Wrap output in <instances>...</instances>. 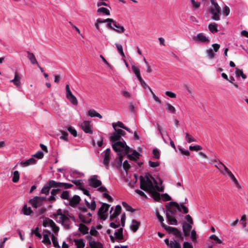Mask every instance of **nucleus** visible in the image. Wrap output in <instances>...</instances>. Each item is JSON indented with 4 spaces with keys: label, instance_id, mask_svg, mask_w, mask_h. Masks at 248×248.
Returning <instances> with one entry per match:
<instances>
[{
    "label": "nucleus",
    "instance_id": "nucleus-1",
    "mask_svg": "<svg viewBox=\"0 0 248 248\" xmlns=\"http://www.w3.org/2000/svg\"><path fill=\"white\" fill-rule=\"evenodd\" d=\"M112 146L118 156L115 159L116 167H120L122 165L124 156H125V155L129 154L131 151V149L126 145L124 141L117 142L112 144Z\"/></svg>",
    "mask_w": 248,
    "mask_h": 248
},
{
    "label": "nucleus",
    "instance_id": "nucleus-2",
    "mask_svg": "<svg viewBox=\"0 0 248 248\" xmlns=\"http://www.w3.org/2000/svg\"><path fill=\"white\" fill-rule=\"evenodd\" d=\"M150 175V174H148L145 177L142 176H140V188L148 192L155 189V186L153 182V180Z\"/></svg>",
    "mask_w": 248,
    "mask_h": 248
},
{
    "label": "nucleus",
    "instance_id": "nucleus-3",
    "mask_svg": "<svg viewBox=\"0 0 248 248\" xmlns=\"http://www.w3.org/2000/svg\"><path fill=\"white\" fill-rule=\"evenodd\" d=\"M162 227L168 233L172 234L176 237L179 238L182 240L184 239V237L182 236L181 232L177 228L167 226L166 224H162Z\"/></svg>",
    "mask_w": 248,
    "mask_h": 248
},
{
    "label": "nucleus",
    "instance_id": "nucleus-4",
    "mask_svg": "<svg viewBox=\"0 0 248 248\" xmlns=\"http://www.w3.org/2000/svg\"><path fill=\"white\" fill-rule=\"evenodd\" d=\"M46 200V198L44 197L35 196L32 199L30 200L29 203L34 208H37L38 207L42 205L44 202Z\"/></svg>",
    "mask_w": 248,
    "mask_h": 248
},
{
    "label": "nucleus",
    "instance_id": "nucleus-5",
    "mask_svg": "<svg viewBox=\"0 0 248 248\" xmlns=\"http://www.w3.org/2000/svg\"><path fill=\"white\" fill-rule=\"evenodd\" d=\"M210 12L212 15L211 17L212 19L217 21L220 19L219 14L221 13V8L217 3L215 4L213 7H210Z\"/></svg>",
    "mask_w": 248,
    "mask_h": 248
},
{
    "label": "nucleus",
    "instance_id": "nucleus-6",
    "mask_svg": "<svg viewBox=\"0 0 248 248\" xmlns=\"http://www.w3.org/2000/svg\"><path fill=\"white\" fill-rule=\"evenodd\" d=\"M67 99L73 105H77L78 104L76 97L72 94L69 85L67 84L65 87Z\"/></svg>",
    "mask_w": 248,
    "mask_h": 248
},
{
    "label": "nucleus",
    "instance_id": "nucleus-7",
    "mask_svg": "<svg viewBox=\"0 0 248 248\" xmlns=\"http://www.w3.org/2000/svg\"><path fill=\"white\" fill-rule=\"evenodd\" d=\"M169 204L171 206H174L179 212H181V210L182 209L184 214H187L188 212V208L183 203L179 204L175 202H170L169 203Z\"/></svg>",
    "mask_w": 248,
    "mask_h": 248
},
{
    "label": "nucleus",
    "instance_id": "nucleus-8",
    "mask_svg": "<svg viewBox=\"0 0 248 248\" xmlns=\"http://www.w3.org/2000/svg\"><path fill=\"white\" fill-rule=\"evenodd\" d=\"M110 149L109 148H108L105 150L104 155H103V164L105 168L107 169H108L109 168V164L110 158Z\"/></svg>",
    "mask_w": 248,
    "mask_h": 248
},
{
    "label": "nucleus",
    "instance_id": "nucleus-9",
    "mask_svg": "<svg viewBox=\"0 0 248 248\" xmlns=\"http://www.w3.org/2000/svg\"><path fill=\"white\" fill-rule=\"evenodd\" d=\"M97 175H93L89 179V185L94 188H97L102 185L101 181L97 179Z\"/></svg>",
    "mask_w": 248,
    "mask_h": 248
},
{
    "label": "nucleus",
    "instance_id": "nucleus-10",
    "mask_svg": "<svg viewBox=\"0 0 248 248\" xmlns=\"http://www.w3.org/2000/svg\"><path fill=\"white\" fill-rule=\"evenodd\" d=\"M52 186H54L55 188H61L62 189H68L71 188L73 185L69 183H62L58 182H52Z\"/></svg>",
    "mask_w": 248,
    "mask_h": 248
},
{
    "label": "nucleus",
    "instance_id": "nucleus-11",
    "mask_svg": "<svg viewBox=\"0 0 248 248\" xmlns=\"http://www.w3.org/2000/svg\"><path fill=\"white\" fill-rule=\"evenodd\" d=\"M81 127L82 129L86 133L89 134H93V131L92 130V126L91 122L89 121H84L81 124Z\"/></svg>",
    "mask_w": 248,
    "mask_h": 248
},
{
    "label": "nucleus",
    "instance_id": "nucleus-12",
    "mask_svg": "<svg viewBox=\"0 0 248 248\" xmlns=\"http://www.w3.org/2000/svg\"><path fill=\"white\" fill-rule=\"evenodd\" d=\"M21 76L18 74L17 71L15 72L14 78L11 80L10 82H12L17 88H21Z\"/></svg>",
    "mask_w": 248,
    "mask_h": 248
},
{
    "label": "nucleus",
    "instance_id": "nucleus-13",
    "mask_svg": "<svg viewBox=\"0 0 248 248\" xmlns=\"http://www.w3.org/2000/svg\"><path fill=\"white\" fill-rule=\"evenodd\" d=\"M193 39L195 41L201 42L202 43H208L209 42V40L202 33H200L196 36L193 37Z\"/></svg>",
    "mask_w": 248,
    "mask_h": 248
},
{
    "label": "nucleus",
    "instance_id": "nucleus-14",
    "mask_svg": "<svg viewBox=\"0 0 248 248\" xmlns=\"http://www.w3.org/2000/svg\"><path fill=\"white\" fill-rule=\"evenodd\" d=\"M55 182L54 180H49L47 184H46L42 188L41 193L48 195L50 189L52 187H55L54 186H52V182Z\"/></svg>",
    "mask_w": 248,
    "mask_h": 248
},
{
    "label": "nucleus",
    "instance_id": "nucleus-15",
    "mask_svg": "<svg viewBox=\"0 0 248 248\" xmlns=\"http://www.w3.org/2000/svg\"><path fill=\"white\" fill-rule=\"evenodd\" d=\"M183 231L185 236H188L190 235V232L192 228V225L186 222H184L182 225Z\"/></svg>",
    "mask_w": 248,
    "mask_h": 248
},
{
    "label": "nucleus",
    "instance_id": "nucleus-16",
    "mask_svg": "<svg viewBox=\"0 0 248 248\" xmlns=\"http://www.w3.org/2000/svg\"><path fill=\"white\" fill-rule=\"evenodd\" d=\"M80 200L79 196L74 195L72 199H69V205L72 207H75L79 203Z\"/></svg>",
    "mask_w": 248,
    "mask_h": 248
},
{
    "label": "nucleus",
    "instance_id": "nucleus-17",
    "mask_svg": "<svg viewBox=\"0 0 248 248\" xmlns=\"http://www.w3.org/2000/svg\"><path fill=\"white\" fill-rule=\"evenodd\" d=\"M113 25L116 28H114L113 31L118 33H124L125 31V29L123 26H120L116 21L113 20Z\"/></svg>",
    "mask_w": 248,
    "mask_h": 248
},
{
    "label": "nucleus",
    "instance_id": "nucleus-18",
    "mask_svg": "<svg viewBox=\"0 0 248 248\" xmlns=\"http://www.w3.org/2000/svg\"><path fill=\"white\" fill-rule=\"evenodd\" d=\"M226 173H227L228 176L230 177V178L231 179L232 181L233 182V183L235 185L236 187L238 189H240L241 188V186L239 184V183H238L236 178L235 177L234 175L232 174V173L229 170H227Z\"/></svg>",
    "mask_w": 248,
    "mask_h": 248
},
{
    "label": "nucleus",
    "instance_id": "nucleus-19",
    "mask_svg": "<svg viewBox=\"0 0 248 248\" xmlns=\"http://www.w3.org/2000/svg\"><path fill=\"white\" fill-rule=\"evenodd\" d=\"M114 235L115 236V239L117 242H119L123 240L124 238L123 235V228L119 229L117 232H115L114 233Z\"/></svg>",
    "mask_w": 248,
    "mask_h": 248
},
{
    "label": "nucleus",
    "instance_id": "nucleus-20",
    "mask_svg": "<svg viewBox=\"0 0 248 248\" xmlns=\"http://www.w3.org/2000/svg\"><path fill=\"white\" fill-rule=\"evenodd\" d=\"M121 206L119 205H117L115 207V209L113 213L110 216V220L113 221L121 213Z\"/></svg>",
    "mask_w": 248,
    "mask_h": 248
},
{
    "label": "nucleus",
    "instance_id": "nucleus-21",
    "mask_svg": "<svg viewBox=\"0 0 248 248\" xmlns=\"http://www.w3.org/2000/svg\"><path fill=\"white\" fill-rule=\"evenodd\" d=\"M36 160L33 157H31L25 161L21 162L20 165L24 167L29 166L31 165H33L36 163Z\"/></svg>",
    "mask_w": 248,
    "mask_h": 248
},
{
    "label": "nucleus",
    "instance_id": "nucleus-22",
    "mask_svg": "<svg viewBox=\"0 0 248 248\" xmlns=\"http://www.w3.org/2000/svg\"><path fill=\"white\" fill-rule=\"evenodd\" d=\"M132 152L133 153L132 154L129 155L127 154L126 155L127 156L129 159L133 161H137V160L139 158L140 154L136 150H132Z\"/></svg>",
    "mask_w": 248,
    "mask_h": 248
},
{
    "label": "nucleus",
    "instance_id": "nucleus-23",
    "mask_svg": "<svg viewBox=\"0 0 248 248\" xmlns=\"http://www.w3.org/2000/svg\"><path fill=\"white\" fill-rule=\"evenodd\" d=\"M27 58L30 60L32 64H37L38 62L33 53L28 51H27Z\"/></svg>",
    "mask_w": 248,
    "mask_h": 248
},
{
    "label": "nucleus",
    "instance_id": "nucleus-24",
    "mask_svg": "<svg viewBox=\"0 0 248 248\" xmlns=\"http://www.w3.org/2000/svg\"><path fill=\"white\" fill-rule=\"evenodd\" d=\"M140 226V222L135 219H133L132 221V225L130 226V229L134 232H135L139 229Z\"/></svg>",
    "mask_w": 248,
    "mask_h": 248
},
{
    "label": "nucleus",
    "instance_id": "nucleus-25",
    "mask_svg": "<svg viewBox=\"0 0 248 248\" xmlns=\"http://www.w3.org/2000/svg\"><path fill=\"white\" fill-rule=\"evenodd\" d=\"M89 244L91 248H103V246L100 242L94 240L90 241Z\"/></svg>",
    "mask_w": 248,
    "mask_h": 248
},
{
    "label": "nucleus",
    "instance_id": "nucleus-26",
    "mask_svg": "<svg viewBox=\"0 0 248 248\" xmlns=\"http://www.w3.org/2000/svg\"><path fill=\"white\" fill-rule=\"evenodd\" d=\"M121 139V137H120V135L117 134L115 132L113 133L109 138L110 141L113 143V144L117 142L120 141V140Z\"/></svg>",
    "mask_w": 248,
    "mask_h": 248
},
{
    "label": "nucleus",
    "instance_id": "nucleus-27",
    "mask_svg": "<svg viewBox=\"0 0 248 248\" xmlns=\"http://www.w3.org/2000/svg\"><path fill=\"white\" fill-rule=\"evenodd\" d=\"M110 205L107 203H103L101 207L99 208L98 211V215L103 214L108 211Z\"/></svg>",
    "mask_w": 248,
    "mask_h": 248
},
{
    "label": "nucleus",
    "instance_id": "nucleus-28",
    "mask_svg": "<svg viewBox=\"0 0 248 248\" xmlns=\"http://www.w3.org/2000/svg\"><path fill=\"white\" fill-rule=\"evenodd\" d=\"M166 207L167 208L166 211V215H170L171 216H174L176 214V211L173 207L174 206H171L170 204L169 205H166Z\"/></svg>",
    "mask_w": 248,
    "mask_h": 248
},
{
    "label": "nucleus",
    "instance_id": "nucleus-29",
    "mask_svg": "<svg viewBox=\"0 0 248 248\" xmlns=\"http://www.w3.org/2000/svg\"><path fill=\"white\" fill-rule=\"evenodd\" d=\"M148 192L151 194L152 198L155 201H159L160 200L161 198L160 193L156 191L155 189H153V190L150 191Z\"/></svg>",
    "mask_w": 248,
    "mask_h": 248
},
{
    "label": "nucleus",
    "instance_id": "nucleus-30",
    "mask_svg": "<svg viewBox=\"0 0 248 248\" xmlns=\"http://www.w3.org/2000/svg\"><path fill=\"white\" fill-rule=\"evenodd\" d=\"M166 217L168 222L171 225H177L178 221L177 219L173 216L170 215H166Z\"/></svg>",
    "mask_w": 248,
    "mask_h": 248
},
{
    "label": "nucleus",
    "instance_id": "nucleus-31",
    "mask_svg": "<svg viewBox=\"0 0 248 248\" xmlns=\"http://www.w3.org/2000/svg\"><path fill=\"white\" fill-rule=\"evenodd\" d=\"M88 115L91 117H96L100 119L102 118V115L97 112H96L94 109H90L88 111Z\"/></svg>",
    "mask_w": 248,
    "mask_h": 248
},
{
    "label": "nucleus",
    "instance_id": "nucleus-32",
    "mask_svg": "<svg viewBox=\"0 0 248 248\" xmlns=\"http://www.w3.org/2000/svg\"><path fill=\"white\" fill-rule=\"evenodd\" d=\"M217 24L215 22H212L208 26V29L212 33H215L218 31Z\"/></svg>",
    "mask_w": 248,
    "mask_h": 248
},
{
    "label": "nucleus",
    "instance_id": "nucleus-33",
    "mask_svg": "<svg viewBox=\"0 0 248 248\" xmlns=\"http://www.w3.org/2000/svg\"><path fill=\"white\" fill-rule=\"evenodd\" d=\"M79 231L83 234L88 233L89 228L83 224H80L78 228Z\"/></svg>",
    "mask_w": 248,
    "mask_h": 248
},
{
    "label": "nucleus",
    "instance_id": "nucleus-34",
    "mask_svg": "<svg viewBox=\"0 0 248 248\" xmlns=\"http://www.w3.org/2000/svg\"><path fill=\"white\" fill-rule=\"evenodd\" d=\"M70 216L68 215L67 216L62 214L60 217V220L59 221H57L58 223H62V225H63L64 222L68 221L69 220Z\"/></svg>",
    "mask_w": 248,
    "mask_h": 248
},
{
    "label": "nucleus",
    "instance_id": "nucleus-35",
    "mask_svg": "<svg viewBox=\"0 0 248 248\" xmlns=\"http://www.w3.org/2000/svg\"><path fill=\"white\" fill-rule=\"evenodd\" d=\"M235 73L237 78H239L240 76L243 78L246 79L247 78V76L244 74L243 70L242 69H238V68H236Z\"/></svg>",
    "mask_w": 248,
    "mask_h": 248
},
{
    "label": "nucleus",
    "instance_id": "nucleus-36",
    "mask_svg": "<svg viewBox=\"0 0 248 248\" xmlns=\"http://www.w3.org/2000/svg\"><path fill=\"white\" fill-rule=\"evenodd\" d=\"M74 242L77 247V248H83L85 247V243L83 240L80 239H75Z\"/></svg>",
    "mask_w": 248,
    "mask_h": 248
},
{
    "label": "nucleus",
    "instance_id": "nucleus-37",
    "mask_svg": "<svg viewBox=\"0 0 248 248\" xmlns=\"http://www.w3.org/2000/svg\"><path fill=\"white\" fill-rule=\"evenodd\" d=\"M22 212L25 215L29 216L32 213L31 207H28L27 205H24L22 208Z\"/></svg>",
    "mask_w": 248,
    "mask_h": 248
},
{
    "label": "nucleus",
    "instance_id": "nucleus-38",
    "mask_svg": "<svg viewBox=\"0 0 248 248\" xmlns=\"http://www.w3.org/2000/svg\"><path fill=\"white\" fill-rule=\"evenodd\" d=\"M166 109L167 111L170 112L171 113L174 114L176 113V109L175 108L169 103H166Z\"/></svg>",
    "mask_w": 248,
    "mask_h": 248
},
{
    "label": "nucleus",
    "instance_id": "nucleus-39",
    "mask_svg": "<svg viewBox=\"0 0 248 248\" xmlns=\"http://www.w3.org/2000/svg\"><path fill=\"white\" fill-rule=\"evenodd\" d=\"M181 247L180 243L177 240L170 241L169 246L170 248H179Z\"/></svg>",
    "mask_w": 248,
    "mask_h": 248
},
{
    "label": "nucleus",
    "instance_id": "nucleus-40",
    "mask_svg": "<svg viewBox=\"0 0 248 248\" xmlns=\"http://www.w3.org/2000/svg\"><path fill=\"white\" fill-rule=\"evenodd\" d=\"M185 135L186 136L185 139L188 143H191L196 141V140L190 135L189 133L186 132Z\"/></svg>",
    "mask_w": 248,
    "mask_h": 248
},
{
    "label": "nucleus",
    "instance_id": "nucleus-41",
    "mask_svg": "<svg viewBox=\"0 0 248 248\" xmlns=\"http://www.w3.org/2000/svg\"><path fill=\"white\" fill-rule=\"evenodd\" d=\"M115 45H116V48L117 49V50L119 52V53H120V54L121 55V56L123 58H124L125 57V55H124V53L123 51V48L121 44H118V43H116Z\"/></svg>",
    "mask_w": 248,
    "mask_h": 248
},
{
    "label": "nucleus",
    "instance_id": "nucleus-42",
    "mask_svg": "<svg viewBox=\"0 0 248 248\" xmlns=\"http://www.w3.org/2000/svg\"><path fill=\"white\" fill-rule=\"evenodd\" d=\"M156 127H157V130L159 132V133L161 135V136H162V137L164 139V140H165V139L164 138V134L166 133L167 136H168V135L167 132L165 130H163V128L158 124H156ZM164 141L166 142L165 140H164Z\"/></svg>",
    "mask_w": 248,
    "mask_h": 248
},
{
    "label": "nucleus",
    "instance_id": "nucleus-43",
    "mask_svg": "<svg viewBox=\"0 0 248 248\" xmlns=\"http://www.w3.org/2000/svg\"><path fill=\"white\" fill-rule=\"evenodd\" d=\"M61 198L62 200H69V199H70L69 192L66 190L63 191L61 194Z\"/></svg>",
    "mask_w": 248,
    "mask_h": 248
},
{
    "label": "nucleus",
    "instance_id": "nucleus-44",
    "mask_svg": "<svg viewBox=\"0 0 248 248\" xmlns=\"http://www.w3.org/2000/svg\"><path fill=\"white\" fill-rule=\"evenodd\" d=\"M51 239H52L53 246L55 248H61L60 246L59 245L57 238L55 236V235L53 234H51Z\"/></svg>",
    "mask_w": 248,
    "mask_h": 248
},
{
    "label": "nucleus",
    "instance_id": "nucleus-45",
    "mask_svg": "<svg viewBox=\"0 0 248 248\" xmlns=\"http://www.w3.org/2000/svg\"><path fill=\"white\" fill-rule=\"evenodd\" d=\"M217 168L220 170V172L223 174H224V171L222 170V169L223 168L226 172L227 170H229L228 168L222 162H219V166H217Z\"/></svg>",
    "mask_w": 248,
    "mask_h": 248
},
{
    "label": "nucleus",
    "instance_id": "nucleus-46",
    "mask_svg": "<svg viewBox=\"0 0 248 248\" xmlns=\"http://www.w3.org/2000/svg\"><path fill=\"white\" fill-rule=\"evenodd\" d=\"M19 173L18 171L16 170L13 172V177L12 178V181L14 183H16L19 181Z\"/></svg>",
    "mask_w": 248,
    "mask_h": 248
},
{
    "label": "nucleus",
    "instance_id": "nucleus-47",
    "mask_svg": "<svg viewBox=\"0 0 248 248\" xmlns=\"http://www.w3.org/2000/svg\"><path fill=\"white\" fill-rule=\"evenodd\" d=\"M150 177L153 179L154 183L155 184V189H156L158 191L162 192L164 190V188L162 187H159L155 179V178L152 176L150 175Z\"/></svg>",
    "mask_w": 248,
    "mask_h": 248
},
{
    "label": "nucleus",
    "instance_id": "nucleus-48",
    "mask_svg": "<svg viewBox=\"0 0 248 248\" xmlns=\"http://www.w3.org/2000/svg\"><path fill=\"white\" fill-rule=\"evenodd\" d=\"M122 205L125 208L126 210L127 211H130L131 212H134L135 211V209L132 208L130 205H129L125 202H122Z\"/></svg>",
    "mask_w": 248,
    "mask_h": 248
},
{
    "label": "nucleus",
    "instance_id": "nucleus-49",
    "mask_svg": "<svg viewBox=\"0 0 248 248\" xmlns=\"http://www.w3.org/2000/svg\"><path fill=\"white\" fill-rule=\"evenodd\" d=\"M42 242L46 245H50L51 241L48 237V234H44L43 240Z\"/></svg>",
    "mask_w": 248,
    "mask_h": 248
},
{
    "label": "nucleus",
    "instance_id": "nucleus-50",
    "mask_svg": "<svg viewBox=\"0 0 248 248\" xmlns=\"http://www.w3.org/2000/svg\"><path fill=\"white\" fill-rule=\"evenodd\" d=\"M78 217L79 218V219L83 223H86V224H89L91 222V220L92 219L91 218H90L88 220H86L85 219V216L81 214H79L78 215Z\"/></svg>",
    "mask_w": 248,
    "mask_h": 248
},
{
    "label": "nucleus",
    "instance_id": "nucleus-51",
    "mask_svg": "<svg viewBox=\"0 0 248 248\" xmlns=\"http://www.w3.org/2000/svg\"><path fill=\"white\" fill-rule=\"evenodd\" d=\"M97 12L103 13L108 16L110 15L109 11L108 9H107L105 7H101V8L98 9Z\"/></svg>",
    "mask_w": 248,
    "mask_h": 248
},
{
    "label": "nucleus",
    "instance_id": "nucleus-52",
    "mask_svg": "<svg viewBox=\"0 0 248 248\" xmlns=\"http://www.w3.org/2000/svg\"><path fill=\"white\" fill-rule=\"evenodd\" d=\"M149 90L150 92H151V93H152L154 100L155 102H156L157 103H158V104H161V101L160 99L157 96H156L155 95V94L154 93V92H153L152 90L151 89V88L150 87H149Z\"/></svg>",
    "mask_w": 248,
    "mask_h": 248
},
{
    "label": "nucleus",
    "instance_id": "nucleus-53",
    "mask_svg": "<svg viewBox=\"0 0 248 248\" xmlns=\"http://www.w3.org/2000/svg\"><path fill=\"white\" fill-rule=\"evenodd\" d=\"M96 22H98V23L99 24L106 22H113V19L109 18L104 20L101 18H98L96 20Z\"/></svg>",
    "mask_w": 248,
    "mask_h": 248
},
{
    "label": "nucleus",
    "instance_id": "nucleus-54",
    "mask_svg": "<svg viewBox=\"0 0 248 248\" xmlns=\"http://www.w3.org/2000/svg\"><path fill=\"white\" fill-rule=\"evenodd\" d=\"M191 2L194 10L199 8L201 5L200 2L196 1L195 0H191Z\"/></svg>",
    "mask_w": 248,
    "mask_h": 248
},
{
    "label": "nucleus",
    "instance_id": "nucleus-55",
    "mask_svg": "<svg viewBox=\"0 0 248 248\" xmlns=\"http://www.w3.org/2000/svg\"><path fill=\"white\" fill-rule=\"evenodd\" d=\"M210 239L213 240L215 241L216 244H221L222 241L218 238L217 236L215 235H212L210 236Z\"/></svg>",
    "mask_w": 248,
    "mask_h": 248
},
{
    "label": "nucleus",
    "instance_id": "nucleus-56",
    "mask_svg": "<svg viewBox=\"0 0 248 248\" xmlns=\"http://www.w3.org/2000/svg\"><path fill=\"white\" fill-rule=\"evenodd\" d=\"M155 215H156V216L157 217L158 220L160 222L161 226L162 227V224H165L163 222V221H164L163 217L160 215V214L158 211H155Z\"/></svg>",
    "mask_w": 248,
    "mask_h": 248
},
{
    "label": "nucleus",
    "instance_id": "nucleus-57",
    "mask_svg": "<svg viewBox=\"0 0 248 248\" xmlns=\"http://www.w3.org/2000/svg\"><path fill=\"white\" fill-rule=\"evenodd\" d=\"M124 126L125 125L122 122H120V121H118L117 123H112V126L114 129H115V127H116L117 126H119V127L124 129Z\"/></svg>",
    "mask_w": 248,
    "mask_h": 248
},
{
    "label": "nucleus",
    "instance_id": "nucleus-58",
    "mask_svg": "<svg viewBox=\"0 0 248 248\" xmlns=\"http://www.w3.org/2000/svg\"><path fill=\"white\" fill-rule=\"evenodd\" d=\"M154 158L155 159H159L160 158V153L157 149H154L153 151Z\"/></svg>",
    "mask_w": 248,
    "mask_h": 248
},
{
    "label": "nucleus",
    "instance_id": "nucleus-59",
    "mask_svg": "<svg viewBox=\"0 0 248 248\" xmlns=\"http://www.w3.org/2000/svg\"><path fill=\"white\" fill-rule=\"evenodd\" d=\"M44 155V153L42 151H38L35 154L32 155V156L38 159H42L43 158Z\"/></svg>",
    "mask_w": 248,
    "mask_h": 248
},
{
    "label": "nucleus",
    "instance_id": "nucleus-60",
    "mask_svg": "<svg viewBox=\"0 0 248 248\" xmlns=\"http://www.w3.org/2000/svg\"><path fill=\"white\" fill-rule=\"evenodd\" d=\"M189 149L190 151H200L202 149V147L200 145L189 146Z\"/></svg>",
    "mask_w": 248,
    "mask_h": 248
},
{
    "label": "nucleus",
    "instance_id": "nucleus-61",
    "mask_svg": "<svg viewBox=\"0 0 248 248\" xmlns=\"http://www.w3.org/2000/svg\"><path fill=\"white\" fill-rule=\"evenodd\" d=\"M67 130L74 137H76L77 136V131L72 126L68 127Z\"/></svg>",
    "mask_w": 248,
    "mask_h": 248
},
{
    "label": "nucleus",
    "instance_id": "nucleus-62",
    "mask_svg": "<svg viewBox=\"0 0 248 248\" xmlns=\"http://www.w3.org/2000/svg\"><path fill=\"white\" fill-rule=\"evenodd\" d=\"M61 133L62 134V136L60 137V139L63 140L65 141H68L67 136H68V134L67 132L64 131H62Z\"/></svg>",
    "mask_w": 248,
    "mask_h": 248
},
{
    "label": "nucleus",
    "instance_id": "nucleus-63",
    "mask_svg": "<svg viewBox=\"0 0 248 248\" xmlns=\"http://www.w3.org/2000/svg\"><path fill=\"white\" fill-rule=\"evenodd\" d=\"M222 12H223V15H224V16H228L230 12V10L229 7L227 6H225L223 9Z\"/></svg>",
    "mask_w": 248,
    "mask_h": 248
},
{
    "label": "nucleus",
    "instance_id": "nucleus-64",
    "mask_svg": "<svg viewBox=\"0 0 248 248\" xmlns=\"http://www.w3.org/2000/svg\"><path fill=\"white\" fill-rule=\"evenodd\" d=\"M207 55L210 59H212L215 57V54L212 49H209L207 50Z\"/></svg>",
    "mask_w": 248,
    "mask_h": 248
}]
</instances>
